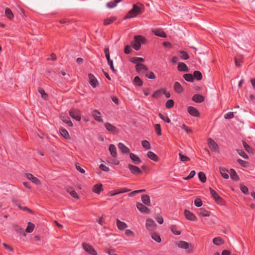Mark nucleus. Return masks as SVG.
Here are the masks:
<instances>
[{
	"label": "nucleus",
	"instance_id": "f257e3e1",
	"mask_svg": "<svg viewBox=\"0 0 255 255\" xmlns=\"http://www.w3.org/2000/svg\"><path fill=\"white\" fill-rule=\"evenodd\" d=\"M144 11V6L140 3L134 4L131 9L126 16V18H131L136 17L137 15L142 13Z\"/></svg>",
	"mask_w": 255,
	"mask_h": 255
},
{
	"label": "nucleus",
	"instance_id": "f03ea898",
	"mask_svg": "<svg viewBox=\"0 0 255 255\" xmlns=\"http://www.w3.org/2000/svg\"><path fill=\"white\" fill-rule=\"evenodd\" d=\"M176 245L180 248L188 249V252H191L193 251V246L191 244L185 241H178L176 242Z\"/></svg>",
	"mask_w": 255,
	"mask_h": 255
},
{
	"label": "nucleus",
	"instance_id": "7ed1b4c3",
	"mask_svg": "<svg viewBox=\"0 0 255 255\" xmlns=\"http://www.w3.org/2000/svg\"><path fill=\"white\" fill-rule=\"evenodd\" d=\"M70 116L77 121L81 120L80 112L77 109H72L69 111Z\"/></svg>",
	"mask_w": 255,
	"mask_h": 255
},
{
	"label": "nucleus",
	"instance_id": "20e7f679",
	"mask_svg": "<svg viewBox=\"0 0 255 255\" xmlns=\"http://www.w3.org/2000/svg\"><path fill=\"white\" fill-rule=\"evenodd\" d=\"M91 115L95 120L99 123L103 122L101 113L97 110H94L91 112Z\"/></svg>",
	"mask_w": 255,
	"mask_h": 255
},
{
	"label": "nucleus",
	"instance_id": "39448f33",
	"mask_svg": "<svg viewBox=\"0 0 255 255\" xmlns=\"http://www.w3.org/2000/svg\"><path fill=\"white\" fill-rule=\"evenodd\" d=\"M82 246L84 250L87 253L92 255H97L96 251L94 250L92 246L86 243H83Z\"/></svg>",
	"mask_w": 255,
	"mask_h": 255
},
{
	"label": "nucleus",
	"instance_id": "423d86ee",
	"mask_svg": "<svg viewBox=\"0 0 255 255\" xmlns=\"http://www.w3.org/2000/svg\"><path fill=\"white\" fill-rule=\"evenodd\" d=\"M145 226L147 230L153 231L156 229V224L152 219H148L146 220Z\"/></svg>",
	"mask_w": 255,
	"mask_h": 255
},
{
	"label": "nucleus",
	"instance_id": "0eeeda50",
	"mask_svg": "<svg viewBox=\"0 0 255 255\" xmlns=\"http://www.w3.org/2000/svg\"><path fill=\"white\" fill-rule=\"evenodd\" d=\"M187 111L190 115L193 117H199L200 116V113L198 110L193 107H188L187 108Z\"/></svg>",
	"mask_w": 255,
	"mask_h": 255
},
{
	"label": "nucleus",
	"instance_id": "6e6552de",
	"mask_svg": "<svg viewBox=\"0 0 255 255\" xmlns=\"http://www.w3.org/2000/svg\"><path fill=\"white\" fill-rule=\"evenodd\" d=\"M135 68L139 74H145L148 70L147 67L142 64L136 65Z\"/></svg>",
	"mask_w": 255,
	"mask_h": 255
},
{
	"label": "nucleus",
	"instance_id": "1a4fd4ad",
	"mask_svg": "<svg viewBox=\"0 0 255 255\" xmlns=\"http://www.w3.org/2000/svg\"><path fill=\"white\" fill-rule=\"evenodd\" d=\"M208 143L209 147L212 151H216L218 150L219 146L213 139L211 138H209L208 140Z\"/></svg>",
	"mask_w": 255,
	"mask_h": 255
},
{
	"label": "nucleus",
	"instance_id": "9d476101",
	"mask_svg": "<svg viewBox=\"0 0 255 255\" xmlns=\"http://www.w3.org/2000/svg\"><path fill=\"white\" fill-rule=\"evenodd\" d=\"M128 167L130 172L134 175L140 174L142 173L141 170L137 166L128 164Z\"/></svg>",
	"mask_w": 255,
	"mask_h": 255
},
{
	"label": "nucleus",
	"instance_id": "9b49d317",
	"mask_svg": "<svg viewBox=\"0 0 255 255\" xmlns=\"http://www.w3.org/2000/svg\"><path fill=\"white\" fill-rule=\"evenodd\" d=\"M89 79V83L92 87L96 88L98 85V81L95 77L92 74H90L88 75Z\"/></svg>",
	"mask_w": 255,
	"mask_h": 255
},
{
	"label": "nucleus",
	"instance_id": "f8f14e48",
	"mask_svg": "<svg viewBox=\"0 0 255 255\" xmlns=\"http://www.w3.org/2000/svg\"><path fill=\"white\" fill-rule=\"evenodd\" d=\"M136 207L138 210L141 213L147 214L150 213V210L141 203H138L136 205Z\"/></svg>",
	"mask_w": 255,
	"mask_h": 255
},
{
	"label": "nucleus",
	"instance_id": "ddd939ff",
	"mask_svg": "<svg viewBox=\"0 0 255 255\" xmlns=\"http://www.w3.org/2000/svg\"><path fill=\"white\" fill-rule=\"evenodd\" d=\"M105 127L107 130L113 133H116L118 131L117 128L110 123H107L105 124Z\"/></svg>",
	"mask_w": 255,
	"mask_h": 255
},
{
	"label": "nucleus",
	"instance_id": "4468645a",
	"mask_svg": "<svg viewBox=\"0 0 255 255\" xmlns=\"http://www.w3.org/2000/svg\"><path fill=\"white\" fill-rule=\"evenodd\" d=\"M184 215L187 219L190 221H196L197 220L196 217L190 211L187 210L184 211Z\"/></svg>",
	"mask_w": 255,
	"mask_h": 255
},
{
	"label": "nucleus",
	"instance_id": "2eb2a0df",
	"mask_svg": "<svg viewBox=\"0 0 255 255\" xmlns=\"http://www.w3.org/2000/svg\"><path fill=\"white\" fill-rule=\"evenodd\" d=\"M26 176L28 180L31 181L35 184H40V181L36 177H34L32 174L28 173L26 174Z\"/></svg>",
	"mask_w": 255,
	"mask_h": 255
},
{
	"label": "nucleus",
	"instance_id": "dca6fc26",
	"mask_svg": "<svg viewBox=\"0 0 255 255\" xmlns=\"http://www.w3.org/2000/svg\"><path fill=\"white\" fill-rule=\"evenodd\" d=\"M164 95L165 96H170V94L167 92L164 89H160L156 91L152 96H161Z\"/></svg>",
	"mask_w": 255,
	"mask_h": 255
},
{
	"label": "nucleus",
	"instance_id": "f3484780",
	"mask_svg": "<svg viewBox=\"0 0 255 255\" xmlns=\"http://www.w3.org/2000/svg\"><path fill=\"white\" fill-rule=\"evenodd\" d=\"M152 32L154 34V35L161 37L164 38L166 37V33L163 30L159 29L152 30Z\"/></svg>",
	"mask_w": 255,
	"mask_h": 255
},
{
	"label": "nucleus",
	"instance_id": "a211bd4d",
	"mask_svg": "<svg viewBox=\"0 0 255 255\" xmlns=\"http://www.w3.org/2000/svg\"><path fill=\"white\" fill-rule=\"evenodd\" d=\"M129 157L133 162L135 164H139L141 162L140 159L134 153H130L129 154Z\"/></svg>",
	"mask_w": 255,
	"mask_h": 255
},
{
	"label": "nucleus",
	"instance_id": "6ab92c4d",
	"mask_svg": "<svg viewBox=\"0 0 255 255\" xmlns=\"http://www.w3.org/2000/svg\"><path fill=\"white\" fill-rule=\"evenodd\" d=\"M145 38L141 35H136L134 37V42L138 43L141 45L142 43H144L145 42Z\"/></svg>",
	"mask_w": 255,
	"mask_h": 255
},
{
	"label": "nucleus",
	"instance_id": "aec40b11",
	"mask_svg": "<svg viewBox=\"0 0 255 255\" xmlns=\"http://www.w3.org/2000/svg\"><path fill=\"white\" fill-rule=\"evenodd\" d=\"M198 214L201 217H209L210 213L205 209L201 208L198 210Z\"/></svg>",
	"mask_w": 255,
	"mask_h": 255
},
{
	"label": "nucleus",
	"instance_id": "412c9836",
	"mask_svg": "<svg viewBox=\"0 0 255 255\" xmlns=\"http://www.w3.org/2000/svg\"><path fill=\"white\" fill-rule=\"evenodd\" d=\"M109 149V151L110 152L111 155L113 157H117V149H116L115 145L114 144H110Z\"/></svg>",
	"mask_w": 255,
	"mask_h": 255
},
{
	"label": "nucleus",
	"instance_id": "4be33fe9",
	"mask_svg": "<svg viewBox=\"0 0 255 255\" xmlns=\"http://www.w3.org/2000/svg\"><path fill=\"white\" fill-rule=\"evenodd\" d=\"M118 147L123 153H128L129 152V148L125 146L123 143L120 142L118 143Z\"/></svg>",
	"mask_w": 255,
	"mask_h": 255
},
{
	"label": "nucleus",
	"instance_id": "5701e85b",
	"mask_svg": "<svg viewBox=\"0 0 255 255\" xmlns=\"http://www.w3.org/2000/svg\"><path fill=\"white\" fill-rule=\"evenodd\" d=\"M141 200L143 203L147 206L150 205V200L149 196L147 195H143L141 196Z\"/></svg>",
	"mask_w": 255,
	"mask_h": 255
},
{
	"label": "nucleus",
	"instance_id": "b1692460",
	"mask_svg": "<svg viewBox=\"0 0 255 255\" xmlns=\"http://www.w3.org/2000/svg\"><path fill=\"white\" fill-rule=\"evenodd\" d=\"M178 70L179 71L187 72L188 68L184 63H179L178 65Z\"/></svg>",
	"mask_w": 255,
	"mask_h": 255
},
{
	"label": "nucleus",
	"instance_id": "393cba45",
	"mask_svg": "<svg viewBox=\"0 0 255 255\" xmlns=\"http://www.w3.org/2000/svg\"><path fill=\"white\" fill-rule=\"evenodd\" d=\"M213 243L217 246H220L224 243V241L222 238L218 237L213 239Z\"/></svg>",
	"mask_w": 255,
	"mask_h": 255
},
{
	"label": "nucleus",
	"instance_id": "a878e982",
	"mask_svg": "<svg viewBox=\"0 0 255 255\" xmlns=\"http://www.w3.org/2000/svg\"><path fill=\"white\" fill-rule=\"evenodd\" d=\"M117 225L119 229L122 230L127 228V225L119 219H117Z\"/></svg>",
	"mask_w": 255,
	"mask_h": 255
},
{
	"label": "nucleus",
	"instance_id": "bb28decb",
	"mask_svg": "<svg viewBox=\"0 0 255 255\" xmlns=\"http://www.w3.org/2000/svg\"><path fill=\"white\" fill-rule=\"evenodd\" d=\"M147 156L149 158L154 161H157L158 160V156L152 151H148Z\"/></svg>",
	"mask_w": 255,
	"mask_h": 255
},
{
	"label": "nucleus",
	"instance_id": "cd10ccee",
	"mask_svg": "<svg viewBox=\"0 0 255 255\" xmlns=\"http://www.w3.org/2000/svg\"><path fill=\"white\" fill-rule=\"evenodd\" d=\"M103 190L102 184H96L93 188V191L96 193L99 194Z\"/></svg>",
	"mask_w": 255,
	"mask_h": 255
},
{
	"label": "nucleus",
	"instance_id": "c85d7f7f",
	"mask_svg": "<svg viewBox=\"0 0 255 255\" xmlns=\"http://www.w3.org/2000/svg\"><path fill=\"white\" fill-rule=\"evenodd\" d=\"M230 176L231 178L234 180L238 181L239 179L236 172L233 169H230Z\"/></svg>",
	"mask_w": 255,
	"mask_h": 255
},
{
	"label": "nucleus",
	"instance_id": "c756f323",
	"mask_svg": "<svg viewBox=\"0 0 255 255\" xmlns=\"http://www.w3.org/2000/svg\"><path fill=\"white\" fill-rule=\"evenodd\" d=\"M61 119L63 122L66 123L70 127L73 126V124L72 122L70 121L69 118L67 116H61Z\"/></svg>",
	"mask_w": 255,
	"mask_h": 255
},
{
	"label": "nucleus",
	"instance_id": "7c9ffc66",
	"mask_svg": "<svg viewBox=\"0 0 255 255\" xmlns=\"http://www.w3.org/2000/svg\"><path fill=\"white\" fill-rule=\"evenodd\" d=\"M228 170L225 169L224 167H220V172L222 176L225 178V179H228L229 178V175L227 173Z\"/></svg>",
	"mask_w": 255,
	"mask_h": 255
},
{
	"label": "nucleus",
	"instance_id": "2f4dec72",
	"mask_svg": "<svg viewBox=\"0 0 255 255\" xmlns=\"http://www.w3.org/2000/svg\"><path fill=\"white\" fill-rule=\"evenodd\" d=\"M67 192H68L73 198L78 199L79 196L75 190H73L71 188L69 187L67 188Z\"/></svg>",
	"mask_w": 255,
	"mask_h": 255
},
{
	"label": "nucleus",
	"instance_id": "473e14b6",
	"mask_svg": "<svg viewBox=\"0 0 255 255\" xmlns=\"http://www.w3.org/2000/svg\"><path fill=\"white\" fill-rule=\"evenodd\" d=\"M174 88L178 93H180L182 91V87L179 82H176L174 83Z\"/></svg>",
	"mask_w": 255,
	"mask_h": 255
},
{
	"label": "nucleus",
	"instance_id": "72a5a7b5",
	"mask_svg": "<svg viewBox=\"0 0 255 255\" xmlns=\"http://www.w3.org/2000/svg\"><path fill=\"white\" fill-rule=\"evenodd\" d=\"M143 61L144 59L141 57H133L131 60V62L136 64V65L141 64V63Z\"/></svg>",
	"mask_w": 255,
	"mask_h": 255
},
{
	"label": "nucleus",
	"instance_id": "f704fd0d",
	"mask_svg": "<svg viewBox=\"0 0 255 255\" xmlns=\"http://www.w3.org/2000/svg\"><path fill=\"white\" fill-rule=\"evenodd\" d=\"M129 191H130V190H129V189H124V188L120 189L117 191H114V192L112 193L111 196H113L116 195L118 194L125 193V192H128Z\"/></svg>",
	"mask_w": 255,
	"mask_h": 255
},
{
	"label": "nucleus",
	"instance_id": "c9c22d12",
	"mask_svg": "<svg viewBox=\"0 0 255 255\" xmlns=\"http://www.w3.org/2000/svg\"><path fill=\"white\" fill-rule=\"evenodd\" d=\"M194 79L196 78L197 80H200L202 78V75L201 73L199 71H195L193 75Z\"/></svg>",
	"mask_w": 255,
	"mask_h": 255
},
{
	"label": "nucleus",
	"instance_id": "e433bc0d",
	"mask_svg": "<svg viewBox=\"0 0 255 255\" xmlns=\"http://www.w3.org/2000/svg\"><path fill=\"white\" fill-rule=\"evenodd\" d=\"M119 1H120V0H115L113 1H110L107 3V6L109 8H114L117 5Z\"/></svg>",
	"mask_w": 255,
	"mask_h": 255
},
{
	"label": "nucleus",
	"instance_id": "4c0bfd02",
	"mask_svg": "<svg viewBox=\"0 0 255 255\" xmlns=\"http://www.w3.org/2000/svg\"><path fill=\"white\" fill-rule=\"evenodd\" d=\"M5 14L6 17L10 19H11L13 17V13L12 12L11 10L9 8H5Z\"/></svg>",
	"mask_w": 255,
	"mask_h": 255
},
{
	"label": "nucleus",
	"instance_id": "58836bf2",
	"mask_svg": "<svg viewBox=\"0 0 255 255\" xmlns=\"http://www.w3.org/2000/svg\"><path fill=\"white\" fill-rule=\"evenodd\" d=\"M34 227L35 226L33 224L28 222V226L26 229V232L28 233H31L33 231Z\"/></svg>",
	"mask_w": 255,
	"mask_h": 255
},
{
	"label": "nucleus",
	"instance_id": "ea45409f",
	"mask_svg": "<svg viewBox=\"0 0 255 255\" xmlns=\"http://www.w3.org/2000/svg\"><path fill=\"white\" fill-rule=\"evenodd\" d=\"M183 77L186 81L188 82H193L194 80V77L191 74H185L184 75Z\"/></svg>",
	"mask_w": 255,
	"mask_h": 255
},
{
	"label": "nucleus",
	"instance_id": "a19ab883",
	"mask_svg": "<svg viewBox=\"0 0 255 255\" xmlns=\"http://www.w3.org/2000/svg\"><path fill=\"white\" fill-rule=\"evenodd\" d=\"M171 232L175 235H179L181 234L180 231L177 230V228L175 225H172L171 226Z\"/></svg>",
	"mask_w": 255,
	"mask_h": 255
},
{
	"label": "nucleus",
	"instance_id": "79ce46f5",
	"mask_svg": "<svg viewBox=\"0 0 255 255\" xmlns=\"http://www.w3.org/2000/svg\"><path fill=\"white\" fill-rule=\"evenodd\" d=\"M198 177L200 181L203 183L206 181V177L205 174L204 172H200L198 173Z\"/></svg>",
	"mask_w": 255,
	"mask_h": 255
},
{
	"label": "nucleus",
	"instance_id": "37998d69",
	"mask_svg": "<svg viewBox=\"0 0 255 255\" xmlns=\"http://www.w3.org/2000/svg\"><path fill=\"white\" fill-rule=\"evenodd\" d=\"M180 57L181 59H182L183 60H187V59H189V56L188 53L185 51H180Z\"/></svg>",
	"mask_w": 255,
	"mask_h": 255
},
{
	"label": "nucleus",
	"instance_id": "c03bdc74",
	"mask_svg": "<svg viewBox=\"0 0 255 255\" xmlns=\"http://www.w3.org/2000/svg\"><path fill=\"white\" fill-rule=\"evenodd\" d=\"M192 100L198 103H201L204 101V97H192Z\"/></svg>",
	"mask_w": 255,
	"mask_h": 255
},
{
	"label": "nucleus",
	"instance_id": "a18cd8bd",
	"mask_svg": "<svg viewBox=\"0 0 255 255\" xmlns=\"http://www.w3.org/2000/svg\"><path fill=\"white\" fill-rule=\"evenodd\" d=\"M133 82L137 86H140L142 85V82L138 76L135 77Z\"/></svg>",
	"mask_w": 255,
	"mask_h": 255
},
{
	"label": "nucleus",
	"instance_id": "49530a36",
	"mask_svg": "<svg viewBox=\"0 0 255 255\" xmlns=\"http://www.w3.org/2000/svg\"><path fill=\"white\" fill-rule=\"evenodd\" d=\"M210 191L211 195L214 199L215 201L220 197V196L218 195L217 192L215 191L213 189L210 188Z\"/></svg>",
	"mask_w": 255,
	"mask_h": 255
},
{
	"label": "nucleus",
	"instance_id": "de8ad7c7",
	"mask_svg": "<svg viewBox=\"0 0 255 255\" xmlns=\"http://www.w3.org/2000/svg\"><path fill=\"white\" fill-rule=\"evenodd\" d=\"M141 144H142V146L146 149H150L151 147L150 144L147 140H143L142 141Z\"/></svg>",
	"mask_w": 255,
	"mask_h": 255
},
{
	"label": "nucleus",
	"instance_id": "09e8293b",
	"mask_svg": "<svg viewBox=\"0 0 255 255\" xmlns=\"http://www.w3.org/2000/svg\"><path fill=\"white\" fill-rule=\"evenodd\" d=\"M151 237L154 240H155L158 243H160L161 242V239L160 236L156 233H153Z\"/></svg>",
	"mask_w": 255,
	"mask_h": 255
},
{
	"label": "nucleus",
	"instance_id": "8fccbe9b",
	"mask_svg": "<svg viewBox=\"0 0 255 255\" xmlns=\"http://www.w3.org/2000/svg\"><path fill=\"white\" fill-rule=\"evenodd\" d=\"M145 76L150 79H154L155 78V76L152 72H147L145 73Z\"/></svg>",
	"mask_w": 255,
	"mask_h": 255
},
{
	"label": "nucleus",
	"instance_id": "3c124183",
	"mask_svg": "<svg viewBox=\"0 0 255 255\" xmlns=\"http://www.w3.org/2000/svg\"><path fill=\"white\" fill-rule=\"evenodd\" d=\"M243 145L246 150L249 153L253 152L252 148L245 142H243Z\"/></svg>",
	"mask_w": 255,
	"mask_h": 255
},
{
	"label": "nucleus",
	"instance_id": "603ef678",
	"mask_svg": "<svg viewBox=\"0 0 255 255\" xmlns=\"http://www.w3.org/2000/svg\"><path fill=\"white\" fill-rule=\"evenodd\" d=\"M60 133L61 135L65 138H67L69 137V133L65 129H62L60 131Z\"/></svg>",
	"mask_w": 255,
	"mask_h": 255
},
{
	"label": "nucleus",
	"instance_id": "864d4df0",
	"mask_svg": "<svg viewBox=\"0 0 255 255\" xmlns=\"http://www.w3.org/2000/svg\"><path fill=\"white\" fill-rule=\"evenodd\" d=\"M174 105V101L172 99L168 100L166 103V107L167 108H171Z\"/></svg>",
	"mask_w": 255,
	"mask_h": 255
},
{
	"label": "nucleus",
	"instance_id": "5fc2aeb1",
	"mask_svg": "<svg viewBox=\"0 0 255 255\" xmlns=\"http://www.w3.org/2000/svg\"><path fill=\"white\" fill-rule=\"evenodd\" d=\"M115 20L114 17H110L104 20V25H107L113 22Z\"/></svg>",
	"mask_w": 255,
	"mask_h": 255
},
{
	"label": "nucleus",
	"instance_id": "6e6d98bb",
	"mask_svg": "<svg viewBox=\"0 0 255 255\" xmlns=\"http://www.w3.org/2000/svg\"><path fill=\"white\" fill-rule=\"evenodd\" d=\"M194 204L196 206L199 207L202 205L203 203L200 199L196 198L194 201Z\"/></svg>",
	"mask_w": 255,
	"mask_h": 255
},
{
	"label": "nucleus",
	"instance_id": "4d7b16f0",
	"mask_svg": "<svg viewBox=\"0 0 255 255\" xmlns=\"http://www.w3.org/2000/svg\"><path fill=\"white\" fill-rule=\"evenodd\" d=\"M145 189L135 190V191H133L131 192V193H129L128 195L129 196H133L134 195H135V194L141 193V192H145Z\"/></svg>",
	"mask_w": 255,
	"mask_h": 255
},
{
	"label": "nucleus",
	"instance_id": "13d9d810",
	"mask_svg": "<svg viewBox=\"0 0 255 255\" xmlns=\"http://www.w3.org/2000/svg\"><path fill=\"white\" fill-rule=\"evenodd\" d=\"M179 155L180 157V159L182 161H188L190 160L189 157H188L187 156H186L185 155H183L181 153H179Z\"/></svg>",
	"mask_w": 255,
	"mask_h": 255
},
{
	"label": "nucleus",
	"instance_id": "bf43d9fd",
	"mask_svg": "<svg viewBox=\"0 0 255 255\" xmlns=\"http://www.w3.org/2000/svg\"><path fill=\"white\" fill-rule=\"evenodd\" d=\"M195 174H196V172L195 171L193 170V171H191L189 175L187 177H184L183 179L184 180L190 179L193 178L195 175Z\"/></svg>",
	"mask_w": 255,
	"mask_h": 255
},
{
	"label": "nucleus",
	"instance_id": "052dcab7",
	"mask_svg": "<svg viewBox=\"0 0 255 255\" xmlns=\"http://www.w3.org/2000/svg\"><path fill=\"white\" fill-rule=\"evenodd\" d=\"M159 117L160 118V119H161L162 120H163L164 121H165V122L167 123H169L170 122V119L168 118V117L167 116H164L163 115H162V114H159Z\"/></svg>",
	"mask_w": 255,
	"mask_h": 255
},
{
	"label": "nucleus",
	"instance_id": "680f3d73",
	"mask_svg": "<svg viewBox=\"0 0 255 255\" xmlns=\"http://www.w3.org/2000/svg\"><path fill=\"white\" fill-rule=\"evenodd\" d=\"M234 117L233 112H229L224 115V118L226 119H231Z\"/></svg>",
	"mask_w": 255,
	"mask_h": 255
},
{
	"label": "nucleus",
	"instance_id": "e2e57ef3",
	"mask_svg": "<svg viewBox=\"0 0 255 255\" xmlns=\"http://www.w3.org/2000/svg\"><path fill=\"white\" fill-rule=\"evenodd\" d=\"M155 130L156 132V133L160 135H161V129H160V126L159 124H156L155 125Z\"/></svg>",
	"mask_w": 255,
	"mask_h": 255
},
{
	"label": "nucleus",
	"instance_id": "0e129e2a",
	"mask_svg": "<svg viewBox=\"0 0 255 255\" xmlns=\"http://www.w3.org/2000/svg\"><path fill=\"white\" fill-rule=\"evenodd\" d=\"M239 154L241 155L242 157H243L245 159H248V156L247 155V154L242 150H238V151Z\"/></svg>",
	"mask_w": 255,
	"mask_h": 255
},
{
	"label": "nucleus",
	"instance_id": "69168bd1",
	"mask_svg": "<svg viewBox=\"0 0 255 255\" xmlns=\"http://www.w3.org/2000/svg\"><path fill=\"white\" fill-rule=\"evenodd\" d=\"M215 202L220 205H224L225 204V201H224V200L221 198V197H219L218 198L217 200H215Z\"/></svg>",
	"mask_w": 255,
	"mask_h": 255
},
{
	"label": "nucleus",
	"instance_id": "338daca9",
	"mask_svg": "<svg viewBox=\"0 0 255 255\" xmlns=\"http://www.w3.org/2000/svg\"><path fill=\"white\" fill-rule=\"evenodd\" d=\"M238 163H239L240 165H241L242 166H244V167H246V166H247V165H248V162H247V161H244V160H242V159H239L238 160Z\"/></svg>",
	"mask_w": 255,
	"mask_h": 255
},
{
	"label": "nucleus",
	"instance_id": "774afa93",
	"mask_svg": "<svg viewBox=\"0 0 255 255\" xmlns=\"http://www.w3.org/2000/svg\"><path fill=\"white\" fill-rule=\"evenodd\" d=\"M156 221L160 224H162L163 222V219L162 218V217L160 216V215H158L156 218H155Z\"/></svg>",
	"mask_w": 255,
	"mask_h": 255
}]
</instances>
